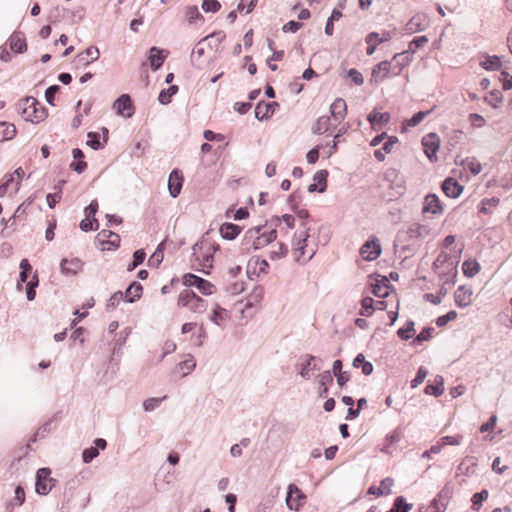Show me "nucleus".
I'll return each mask as SVG.
<instances>
[{
    "label": "nucleus",
    "instance_id": "9d476101",
    "mask_svg": "<svg viewBox=\"0 0 512 512\" xmlns=\"http://www.w3.org/2000/svg\"><path fill=\"white\" fill-rule=\"evenodd\" d=\"M360 254L366 261H373L381 254V245L377 238L367 240L360 248Z\"/></svg>",
    "mask_w": 512,
    "mask_h": 512
},
{
    "label": "nucleus",
    "instance_id": "680f3d73",
    "mask_svg": "<svg viewBox=\"0 0 512 512\" xmlns=\"http://www.w3.org/2000/svg\"><path fill=\"white\" fill-rule=\"evenodd\" d=\"M226 314H227V310L226 309L220 307L219 305H216V307L213 310V313H212L210 319L216 325L220 326L221 325V321L224 320Z\"/></svg>",
    "mask_w": 512,
    "mask_h": 512
},
{
    "label": "nucleus",
    "instance_id": "338daca9",
    "mask_svg": "<svg viewBox=\"0 0 512 512\" xmlns=\"http://www.w3.org/2000/svg\"><path fill=\"white\" fill-rule=\"evenodd\" d=\"M166 398V396L162 398H148L143 402V408L146 412H151L155 410L159 405L162 403V401Z\"/></svg>",
    "mask_w": 512,
    "mask_h": 512
},
{
    "label": "nucleus",
    "instance_id": "bf43d9fd",
    "mask_svg": "<svg viewBox=\"0 0 512 512\" xmlns=\"http://www.w3.org/2000/svg\"><path fill=\"white\" fill-rule=\"evenodd\" d=\"M502 93L494 89L492 90L488 96L485 97V102L491 105L493 108H497L499 103L502 102Z\"/></svg>",
    "mask_w": 512,
    "mask_h": 512
},
{
    "label": "nucleus",
    "instance_id": "9b49d317",
    "mask_svg": "<svg viewBox=\"0 0 512 512\" xmlns=\"http://www.w3.org/2000/svg\"><path fill=\"white\" fill-rule=\"evenodd\" d=\"M391 38L392 35L390 31H383L381 35L377 32H370L365 38V41L368 44V47L366 48V54L369 56L373 55L377 45L387 42Z\"/></svg>",
    "mask_w": 512,
    "mask_h": 512
},
{
    "label": "nucleus",
    "instance_id": "a18cd8bd",
    "mask_svg": "<svg viewBox=\"0 0 512 512\" xmlns=\"http://www.w3.org/2000/svg\"><path fill=\"white\" fill-rule=\"evenodd\" d=\"M480 270V264L474 259L465 260L462 264V271L467 277L475 276Z\"/></svg>",
    "mask_w": 512,
    "mask_h": 512
},
{
    "label": "nucleus",
    "instance_id": "e433bc0d",
    "mask_svg": "<svg viewBox=\"0 0 512 512\" xmlns=\"http://www.w3.org/2000/svg\"><path fill=\"white\" fill-rule=\"evenodd\" d=\"M444 392V378L436 376L434 383H428L425 387V393L435 397L440 396Z\"/></svg>",
    "mask_w": 512,
    "mask_h": 512
},
{
    "label": "nucleus",
    "instance_id": "69168bd1",
    "mask_svg": "<svg viewBox=\"0 0 512 512\" xmlns=\"http://www.w3.org/2000/svg\"><path fill=\"white\" fill-rule=\"evenodd\" d=\"M221 4L218 0H203L202 2V9L204 12H212L216 13L220 10Z\"/></svg>",
    "mask_w": 512,
    "mask_h": 512
},
{
    "label": "nucleus",
    "instance_id": "603ef678",
    "mask_svg": "<svg viewBox=\"0 0 512 512\" xmlns=\"http://www.w3.org/2000/svg\"><path fill=\"white\" fill-rule=\"evenodd\" d=\"M186 17L188 19V22L190 24H196L198 21L203 22L204 17L199 12V9L197 6H189L186 8Z\"/></svg>",
    "mask_w": 512,
    "mask_h": 512
},
{
    "label": "nucleus",
    "instance_id": "ea45409f",
    "mask_svg": "<svg viewBox=\"0 0 512 512\" xmlns=\"http://www.w3.org/2000/svg\"><path fill=\"white\" fill-rule=\"evenodd\" d=\"M20 274L17 282V288L20 290L22 288V284L25 283L29 278V273L32 271V266L29 263L28 259L24 258L20 261Z\"/></svg>",
    "mask_w": 512,
    "mask_h": 512
},
{
    "label": "nucleus",
    "instance_id": "052dcab7",
    "mask_svg": "<svg viewBox=\"0 0 512 512\" xmlns=\"http://www.w3.org/2000/svg\"><path fill=\"white\" fill-rule=\"evenodd\" d=\"M87 145L90 146L94 150H99L103 147V144L100 141V135L97 132H89L88 133Z\"/></svg>",
    "mask_w": 512,
    "mask_h": 512
},
{
    "label": "nucleus",
    "instance_id": "dca6fc26",
    "mask_svg": "<svg viewBox=\"0 0 512 512\" xmlns=\"http://www.w3.org/2000/svg\"><path fill=\"white\" fill-rule=\"evenodd\" d=\"M94 444V447L86 448L82 452V460L85 464L92 462V460L99 455V450L106 448L107 441L103 438H96Z\"/></svg>",
    "mask_w": 512,
    "mask_h": 512
},
{
    "label": "nucleus",
    "instance_id": "4468645a",
    "mask_svg": "<svg viewBox=\"0 0 512 512\" xmlns=\"http://www.w3.org/2000/svg\"><path fill=\"white\" fill-rule=\"evenodd\" d=\"M278 107H279L278 102L260 101L255 107V117L259 121L268 120L269 118L272 117V115L275 112V109Z\"/></svg>",
    "mask_w": 512,
    "mask_h": 512
},
{
    "label": "nucleus",
    "instance_id": "473e14b6",
    "mask_svg": "<svg viewBox=\"0 0 512 512\" xmlns=\"http://www.w3.org/2000/svg\"><path fill=\"white\" fill-rule=\"evenodd\" d=\"M304 357L305 362L301 366L300 375L302 378L309 380L311 378L310 371L320 370V367L316 363L312 364L317 359L315 356L307 354Z\"/></svg>",
    "mask_w": 512,
    "mask_h": 512
},
{
    "label": "nucleus",
    "instance_id": "0e129e2a",
    "mask_svg": "<svg viewBox=\"0 0 512 512\" xmlns=\"http://www.w3.org/2000/svg\"><path fill=\"white\" fill-rule=\"evenodd\" d=\"M124 294L122 291L115 292L107 301L106 309L107 310H113L115 309L119 303L123 300Z\"/></svg>",
    "mask_w": 512,
    "mask_h": 512
},
{
    "label": "nucleus",
    "instance_id": "0eeeda50",
    "mask_svg": "<svg viewBox=\"0 0 512 512\" xmlns=\"http://www.w3.org/2000/svg\"><path fill=\"white\" fill-rule=\"evenodd\" d=\"M100 57L99 49L96 46H90L84 51L78 53L73 60L76 68L86 67L90 63L98 60Z\"/></svg>",
    "mask_w": 512,
    "mask_h": 512
},
{
    "label": "nucleus",
    "instance_id": "c85d7f7f",
    "mask_svg": "<svg viewBox=\"0 0 512 512\" xmlns=\"http://www.w3.org/2000/svg\"><path fill=\"white\" fill-rule=\"evenodd\" d=\"M101 243H104V240L107 238V244H109L113 249H117L120 246V236L107 229H103L97 234L96 237Z\"/></svg>",
    "mask_w": 512,
    "mask_h": 512
},
{
    "label": "nucleus",
    "instance_id": "1a4fd4ad",
    "mask_svg": "<svg viewBox=\"0 0 512 512\" xmlns=\"http://www.w3.org/2000/svg\"><path fill=\"white\" fill-rule=\"evenodd\" d=\"M113 108L116 109L118 115L130 118L134 114V105L129 94H122L119 96L113 104Z\"/></svg>",
    "mask_w": 512,
    "mask_h": 512
},
{
    "label": "nucleus",
    "instance_id": "a19ab883",
    "mask_svg": "<svg viewBox=\"0 0 512 512\" xmlns=\"http://www.w3.org/2000/svg\"><path fill=\"white\" fill-rule=\"evenodd\" d=\"M502 62L497 55H486L484 60L480 62V66L485 70L495 71L500 69Z\"/></svg>",
    "mask_w": 512,
    "mask_h": 512
},
{
    "label": "nucleus",
    "instance_id": "6ab92c4d",
    "mask_svg": "<svg viewBox=\"0 0 512 512\" xmlns=\"http://www.w3.org/2000/svg\"><path fill=\"white\" fill-rule=\"evenodd\" d=\"M167 52L163 49L153 46L149 51V62L153 71L158 70L164 63Z\"/></svg>",
    "mask_w": 512,
    "mask_h": 512
},
{
    "label": "nucleus",
    "instance_id": "2eb2a0df",
    "mask_svg": "<svg viewBox=\"0 0 512 512\" xmlns=\"http://www.w3.org/2000/svg\"><path fill=\"white\" fill-rule=\"evenodd\" d=\"M412 61V54L410 51H402L396 53L392 58V72L395 76L399 75L403 68Z\"/></svg>",
    "mask_w": 512,
    "mask_h": 512
},
{
    "label": "nucleus",
    "instance_id": "4d7b16f0",
    "mask_svg": "<svg viewBox=\"0 0 512 512\" xmlns=\"http://www.w3.org/2000/svg\"><path fill=\"white\" fill-rule=\"evenodd\" d=\"M414 321L408 320L404 327H401L397 331V335L401 340H408L411 338V332L414 331Z\"/></svg>",
    "mask_w": 512,
    "mask_h": 512
},
{
    "label": "nucleus",
    "instance_id": "4c0bfd02",
    "mask_svg": "<svg viewBox=\"0 0 512 512\" xmlns=\"http://www.w3.org/2000/svg\"><path fill=\"white\" fill-rule=\"evenodd\" d=\"M333 383V375L329 370L319 375V396L325 397L328 394V385Z\"/></svg>",
    "mask_w": 512,
    "mask_h": 512
},
{
    "label": "nucleus",
    "instance_id": "7ed1b4c3",
    "mask_svg": "<svg viewBox=\"0 0 512 512\" xmlns=\"http://www.w3.org/2000/svg\"><path fill=\"white\" fill-rule=\"evenodd\" d=\"M301 226L305 229L304 233L300 234L299 236H297V233H295L293 237V245L295 246V251L299 252V256L296 257V261L300 262L301 258L306 254V252H309V256L307 257V259L304 260V262H308L313 258V256L316 253V250L314 248L307 250V241L308 238L310 237V228H307L304 223H302Z\"/></svg>",
    "mask_w": 512,
    "mask_h": 512
},
{
    "label": "nucleus",
    "instance_id": "8fccbe9b",
    "mask_svg": "<svg viewBox=\"0 0 512 512\" xmlns=\"http://www.w3.org/2000/svg\"><path fill=\"white\" fill-rule=\"evenodd\" d=\"M432 110H426V111H418L415 113L410 119L405 120L403 123V127L406 129L407 127H415L418 124H420L424 118L430 114Z\"/></svg>",
    "mask_w": 512,
    "mask_h": 512
},
{
    "label": "nucleus",
    "instance_id": "cd10ccee",
    "mask_svg": "<svg viewBox=\"0 0 512 512\" xmlns=\"http://www.w3.org/2000/svg\"><path fill=\"white\" fill-rule=\"evenodd\" d=\"M72 156L76 161L70 164V168L78 174H81L87 168V163L84 161L85 155L81 149L74 148L72 150Z\"/></svg>",
    "mask_w": 512,
    "mask_h": 512
},
{
    "label": "nucleus",
    "instance_id": "09e8293b",
    "mask_svg": "<svg viewBox=\"0 0 512 512\" xmlns=\"http://www.w3.org/2000/svg\"><path fill=\"white\" fill-rule=\"evenodd\" d=\"M328 175L329 173L325 169L319 170L314 174L313 180L317 185H319V193H324L326 191Z\"/></svg>",
    "mask_w": 512,
    "mask_h": 512
},
{
    "label": "nucleus",
    "instance_id": "774afa93",
    "mask_svg": "<svg viewBox=\"0 0 512 512\" xmlns=\"http://www.w3.org/2000/svg\"><path fill=\"white\" fill-rule=\"evenodd\" d=\"M61 87L59 85H51L45 90V99L48 104L54 106L55 95L60 91Z\"/></svg>",
    "mask_w": 512,
    "mask_h": 512
},
{
    "label": "nucleus",
    "instance_id": "5fc2aeb1",
    "mask_svg": "<svg viewBox=\"0 0 512 512\" xmlns=\"http://www.w3.org/2000/svg\"><path fill=\"white\" fill-rule=\"evenodd\" d=\"M489 496V493L486 489L481 490L480 492L475 493L472 496V509L475 511H478L481 506L482 502L485 501Z\"/></svg>",
    "mask_w": 512,
    "mask_h": 512
},
{
    "label": "nucleus",
    "instance_id": "37998d69",
    "mask_svg": "<svg viewBox=\"0 0 512 512\" xmlns=\"http://www.w3.org/2000/svg\"><path fill=\"white\" fill-rule=\"evenodd\" d=\"M330 127V117L329 116H321L317 119L315 124L312 126V132L317 135L324 134L329 130Z\"/></svg>",
    "mask_w": 512,
    "mask_h": 512
},
{
    "label": "nucleus",
    "instance_id": "c03bdc74",
    "mask_svg": "<svg viewBox=\"0 0 512 512\" xmlns=\"http://www.w3.org/2000/svg\"><path fill=\"white\" fill-rule=\"evenodd\" d=\"M177 85H170L167 89H162L158 96V101L162 105H167L171 102V98L178 92Z\"/></svg>",
    "mask_w": 512,
    "mask_h": 512
},
{
    "label": "nucleus",
    "instance_id": "79ce46f5",
    "mask_svg": "<svg viewBox=\"0 0 512 512\" xmlns=\"http://www.w3.org/2000/svg\"><path fill=\"white\" fill-rule=\"evenodd\" d=\"M57 414H55L52 418L46 421L43 425H41L34 436L30 439V442H36L37 438H44L46 434L50 433L53 430L52 424L57 419Z\"/></svg>",
    "mask_w": 512,
    "mask_h": 512
},
{
    "label": "nucleus",
    "instance_id": "72a5a7b5",
    "mask_svg": "<svg viewBox=\"0 0 512 512\" xmlns=\"http://www.w3.org/2000/svg\"><path fill=\"white\" fill-rule=\"evenodd\" d=\"M354 368H361L362 373L365 376H369L373 373V365L371 362L365 359V356L362 353H359L352 362Z\"/></svg>",
    "mask_w": 512,
    "mask_h": 512
},
{
    "label": "nucleus",
    "instance_id": "6e6552de",
    "mask_svg": "<svg viewBox=\"0 0 512 512\" xmlns=\"http://www.w3.org/2000/svg\"><path fill=\"white\" fill-rule=\"evenodd\" d=\"M424 152L431 162L437 161V151L440 146L439 137L435 133H429L422 138Z\"/></svg>",
    "mask_w": 512,
    "mask_h": 512
},
{
    "label": "nucleus",
    "instance_id": "f03ea898",
    "mask_svg": "<svg viewBox=\"0 0 512 512\" xmlns=\"http://www.w3.org/2000/svg\"><path fill=\"white\" fill-rule=\"evenodd\" d=\"M178 305L187 307L194 313L202 314L206 311L208 303L199 297L194 291L185 289L178 297Z\"/></svg>",
    "mask_w": 512,
    "mask_h": 512
},
{
    "label": "nucleus",
    "instance_id": "a878e982",
    "mask_svg": "<svg viewBox=\"0 0 512 512\" xmlns=\"http://www.w3.org/2000/svg\"><path fill=\"white\" fill-rule=\"evenodd\" d=\"M393 286L389 283L387 277H382L381 280H377L372 284V293L378 298H386L389 296V289Z\"/></svg>",
    "mask_w": 512,
    "mask_h": 512
},
{
    "label": "nucleus",
    "instance_id": "bb28decb",
    "mask_svg": "<svg viewBox=\"0 0 512 512\" xmlns=\"http://www.w3.org/2000/svg\"><path fill=\"white\" fill-rule=\"evenodd\" d=\"M426 17L424 15L413 16L405 25V30L408 34H413L423 31L425 28Z\"/></svg>",
    "mask_w": 512,
    "mask_h": 512
},
{
    "label": "nucleus",
    "instance_id": "a211bd4d",
    "mask_svg": "<svg viewBox=\"0 0 512 512\" xmlns=\"http://www.w3.org/2000/svg\"><path fill=\"white\" fill-rule=\"evenodd\" d=\"M8 41L11 50L15 53H23L27 50L25 35L21 31H14Z\"/></svg>",
    "mask_w": 512,
    "mask_h": 512
},
{
    "label": "nucleus",
    "instance_id": "6e6d98bb",
    "mask_svg": "<svg viewBox=\"0 0 512 512\" xmlns=\"http://www.w3.org/2000/svg\"><path fill=\"white\" fill-rule=\"evenodd\" d=\"M91 217H86L85 219H83L80 224H79V227L80 229L83 231V232H89V231H93V230H98L99 228V222L96 218H93L90 219Z\"/></svg>",
    "mask_w": 512,
    "mask_h": 512
},
{
    "label": "nucleus",
    "instance_id": "20e7f679",
    "mask_svg": "<svg viewBox=\"0 0 512 512\" xmlns=\"http://www.w3.org/2000/svg\"><path fill=\"white\" fill-rule=\"evenodd\" d=\"M50 468L43 467L36 472L35 490L39 495H47L55 485L56 480L51 478Z\"/></svg>",
    "mask_w": 512,
    "mask_h": 512
},
{
    "label": "nucleus",
    "instance_id": "58836bf2",
    "mask_svg": "<svg viewBox=\"0 0 512 512\" xmlns=\"http://www.w3.org/2000/svg\"><path fill=\"white\" fill-rule=\"evenodd\" d=\"M16 133L17 130L14 124L0 122V142L13 139Z\"/></svg>",
    "mask_w": 512,
    "mask_h": 512
},
{
    "label": "nucleus",
    "instance_id": "39448f33",
    "mask_svg": "<svg viewBox=\"0 0 512 512\" xmlns=\"http://www.w3.org/2000/svg\"><path fill=\"white\" fill-rule=\"evenodd\" d=\"M182 282L187 287H196L203 295H211L215 290V286L210 281L192 273L185 274Z\"/></svg>",
    "mask_w": 512,
    "mask_h": 512
},
{
    "label": "nucleus",
    "instance_id": "f257e3e1",
    "mask_svg": "<svg viewBox=\"0 0 512 512\" xmlns=\"http://www.w3.org/2000/svg\"><path fill=\"white\" fill-rule=\"evenodd\" d=\"M16 107L23 118L32 123H39L48 116L47 109L32 96L20 100Z\"/></svg>",
    "mask_w": 512,
    "mask_h": 512
},
{
    "label": "nucleus",
    "instance_id": "de8ad7c7",
    "mask_svg": "<svg viewBox=\"0 0 512 512\" xmlns=\"http://www.w3.org/2000/svg\"><path fill=\"white\" fill-rule=\"evenodd\" d=\"M342 17V12L340 9L334 8L330 17L327 19L325 25V34L328 36H332L334 33V21H338Z\"/></svg>",
    "mask_w": 512,
    "mask_h": 512
},
{
    "label": "nucleus",
    "instance_id": "5701e85b",
    "mask_svg": "<svg viewBox=\"0 0 512 512\" xmlns=\"http://www.w3.org/2000/svg\"><path fill=\"white\" fill-rule=\"evenodd\" d=\"M472 290L465 286H459L454 293V300L457 306L464 308L471 304Z\"/></svg>",
    "mask_w": 512,
    "mask_h": 512
},
{
    "label": "nucleus",
    "instance_id": "c9c22d12",
    "mask_svg": "<svg viewBox=\"0 0 512 512\" xmlns=\"http://www.w3.org/2000/svg\"><path fill=\"white\" fill-rule=\"evenodd\" d=\"M264 227L265 226L259 225V226L248 229L244 234V237L242 240V245L246 246V247L251 246L253 249H255V243H256V239L258 238V232L262 231L264 229Z\"/></svg>",
    "mask_w": 512,
    "mask_h": 512
},
{
    "label": "nucleus",
    "instance_id": "f704fd0d",
    "mask_svg": "<svg viewBox=\"0 0 512 512\" xmlns=\"http://www.w3.org/2000/svg\"><path fill=\"white\" fill-rule=\"evenodd\" d=\"M347 112V105L344 99L337 98L331 105H330V113L331 115L337 120L342 119L346 115Z\"/></svg>",
    "mask_w": 512,
    "mask_h": 512
},
{
    "label": "nucleus",
    "instance_id": "13d9d810",
    "mask_svg": "<svg viewBox=\"0 0 512 512\" xmlns=\"http://www.w3.org/2000/svg\"><path fill=\"white\" fill-rule=\"evenodd\" d=\"M362 309L360 311L361 316L369 317L374 311V300L371 297H365L361 301Z\"/></svg>",
    "mask_w": 512,
    "mask_h": 512
},
{
    "label": "nucleus",
    "instance_id": "49530a36",
    "mask_svg": "<svg viewBox=\"0 0 512 512\" xmlns=\"http://www.w3.org/2000/svg\"><path fill=\"white\" fill-rule=\"evenodd\" d=\"M411 508L412 504L407 503L403 496H398L395 498L392 508L386 512H409Z\"/></svg>",
    "mask_w": 512,
    "mask_h": 512
},
{
    "label": "nucleus",
    "instance_id": "7c9ffc66",
    "mask_svg": "<svg viewBox=\"0 0 512 512\" xmlns=\"http://www.w3.org/2000/svg\"><path fill=\"white\" fill-rule=\"evenodd\" d=\"M276 238H277L276 229H272L268 232H266V231L258 232V238L256 239L254 250H258V249H261V248L267 246L268 244L272 243Z\"/></svg>",
    "mask_w": 512,
    "mask_h": 512
},
{
    "label": "nucleus",
    "instance_id": "aec40b11",
    "mask_svg": "<svg viewBox=\"0 0 512 512\" xmlns=\"http://www.w3.org/2000/svg\"><path fill=\"white\" fill-rule=\"evenodd\" d=\"M391 119V116L388 112H377L376 110L371 111L367 120L370 123L373 130H379L382 125L387 124Z\"/></svg>",
    "mask_w": 512,
    "mask_h": 512
},
{
    "label": "nucleus",
    "instance_id": "2f4dec72",
    "mask_svg": "<svg viewBox=\"0 0 512 512\" xmlns=\"http://www.w3.org/2000/svg\"><path fill=\"white\" fill-rule=\"evenodd\" d=\"M454 162L456 165H459V167L450 170V177H453L456 180L465 179V181H467L469 179V175L465 165L466 161H464V159H460L459 156H456Z\"/></svg>",
    "mask_w": 512,
    "mask_h": 512
},
{
    "label": "nucleus",
    "instance_id": "e2e57ef3",
    "mask_svg": "<svg viewBox=\"0 0 512 512\" xmlns=\"http://www.w3.org/2000/svg\"><path fill=\"white\" fill-rule=\"evenodd\" d=\"M302 193L298 190L294 191L288 198V203L293 212L299 209V204L302 201Z\"/></svg>",
    "mask_w": 512,
    "mask_h": 512
},
{
    "label": "nucleus",
    "instance_id": "b1692460",
    "mask_svg": "<svg viewBox=\"0 0 512 512\" xmlns=\"http://www.w3.org/2000/svg\"><path fill=\"white\" fill-rule=\"evenodd\" d=\"M392 62L391 61H381L377 65L374 66L372 70V80L376 83L382 81L384 77L392 70Z\"/></svg>",
    "mask_w": 512,
    "mask_h": 512
},
{
    "label": "nucleus",
    "instance_id": "393cba45",
    "mask_svg": "<svg viewBox=\"0 0 512 512\" xmlns=\"http://www.w3.org/2000/svg\"><path fill=\"white\" fill-rule=\"evenodd\" d=\"M441 211H442V205H441V202H440L439 198L437 197V195H435V194H428L425 197V201H424V206H423L422 212L423 213L437 214V213H439Z\"/></svg>",
    "mask_w": 512,
    "mask_h": 512
},
{
    "label": "nucleus",
    "instance_id": "864d4df0",
    "mask_svg": "<svg viewBox=\"0 0 512 512\" xmlns=\"http://www.w3.org/2000/svg\"><path fill=\"white\" fill-rule=\"evenodd\" d=\"M500 203V199L497 197L485 198L481 201V206L479 207V212L483 214H490L491 211L489 208L497 207Z\"/></svg>",
    "mask_w": 512,
    "mask_h": 512
},
{
    "label": "nucleus",
    "instance_id": "423d86ee",
    "mask_svg": "<svg viewBox=\"0 0 512 512\" xmlns=\"http://www.w3.org/2000/svg\"><path fill=\"white\" fill-rule=\"evenodd\" d=\"M214 37H217V43H222L226 38V34L223 31H217L201 39L192 50L191 62L194 66L199 67V59L205 53L203 43L206 42L208 39L212 40Z\"/></svg>",
    "mask_w": 512,
    "mask_h": 512
},
{
    "label": "nucleus",
    "instance_id": "4be33fe9",
    "mask_svg": "<svg viewBox=\"0 0 512 512\" xmlns=\"http://www.w3.org/2000/svg\"><path fill=\"white\" fill-rule=\"evenodd\" d=\"M83 262L79 258L63 259L60 264L61 273L75 275L82 269Z\"/></svg>",
    "mask_w": 512,
    "mask_h": 512
},
{
    "label": "nucleus",
    "instance_id": "ddd939ff",
    "mask_svg": "<svg viewBox=\"0 0 512 512\" xmlns=\"http://www.w3.org/2000/svg\"><path fill=\"white\" fill-rule=\"evenodd\" d=\"M184 178L182 172L175 168L171 171L168 179V190L172 198H177L181 192Z\"/></svg>",
    "mask_w": 512,
    "mask_h": 512
},
{
    "label": "nucleus",
    "instance_id": "c756f323",
    "mask_svg": "<svg viewBox=\"0 0 512 512\" xmlns=\"http://www.w3.org/2000/svg\"><path fill=\"white\" fill-rule=\"evenodd\" d=\"M142 291V285L139 282L134 281L128 286L125 293L123 294L127 302L134 303L141 298Z\"/></svg>",
    "mask_w": 512,
    "mask_h": 512
},
{
    "label": "nucleus",
    "instance_id": "3c124183",
    "mask_svg": "<svg viewBox=\"0 0 512 512\" xmlns=\"http://www.w3.org/2000/svg\"><path fill=\"white\" fill-rule=\"evenodd\" d=\"M164 246H165L164 242H161L158 245L156 251L152 254L150 259L148 260L149 266L158 267L162 263L163 258H164V253H163Z\"/></svg>",
    "mask_w": 512,
    "mask_h": 512
},
{
    "label": "nucleus",
    "instance_id": "412c9836",
    "mask_svg": "<svg viewBox=\"0 0 512 512\" xmlns=\"http://www.w3.org/2000/svg\"><path fill=\"white\" fill-rule=\"evenodd\" d=\"M242 228L234 223L231 222H225L220 226L219 232L221 237L224 240H234L238 237V235L241 233Z\"/></svg>",
    "mask_w": 512,
    "mask_h": 512
},
{
    "label": "nucleus",
    "instance_id": "f3484780",
    "mask_svg": "<svg viewBox=\"0 0 512 512\" xmlns=\"http://www.w3.org/2000/svg\"><path fill=\"white\" fill-rule=\"evenodd\" d=\"M448 505V490L447 485H445L442 490L438 493L437 498H435L431 505L429 506V512H444Z\"/></svg>",
    "mask_w": 512,
    "mask_h": 512
},
{
    "label": "nucleus",
    "instance_id": "f8f14e48",
    "mask_svg": "<svg viewBox=\"0 0 512 512\" xmlns=\"http://www.w3.org/2000/svg\"><path fill=\"white\" fill-rule=\"evenodd\" d=\"M305 499L303 492L295 485L290 484L287 489L286 504L290 510L298 511Z\"/></svg>",
    "mask_w": 512,
    "mask_h": 512
}]
</instances>
